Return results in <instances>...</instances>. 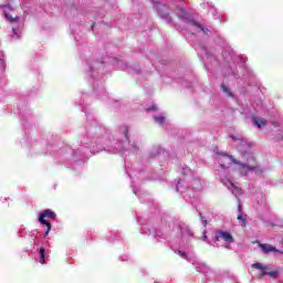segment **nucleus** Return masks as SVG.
<instances>
[{
  "label": "nucleus",
  "mask_w": 283,
  "mask_h": 283,
  "mask_svg": "<svg viewBox=\"0 0 283 283\" xmlns=\"http://www.w3.org/2000/svg\"><path fill=\"white\" fill-rule=\"evenodd\" d=\"M238 151H240L241 158H243L244 163L238 161L232 155H229L228 158L233 163V165H239L241 176H247L249 171L262 174V169H260L255 163V155L251 153V144L249 142L242 140L238 146Z\"/></svg>",
  "instance_id": "1"
},
{
  "label": "nucleus",
  "mask_w": 283,
  "mask_h": 283,
  "mask_svg": "<svg viewBox=\"0 0 283 283\" xmlns=\"http://www.w3.org/2000/svg\"><path fill=\"white\" fill-rule=\"evenodd\" d=\"M214 240L217 242H220V240H224V242H227L228 244H231V242H234L233 235H231V233L224 232V231L216 232Z\"/></svg>",
  "instance_id": "2"
},
{
  "label": "nucleus",
  "mask_w": 283,
  "mask_h": 283,
  "mask_svg": "<svg viewBox=\"0 0 283 283\" xmlns=\"http://www.w3.org/2000/svg\"><path fill=\"white\" fill-rule=\"evenodd\" d=\"M45 218L54 220L56 218V213H54V211H52L51 209L42 211L39 217L40 224H48V220H45Z\"/></svg>",
  "instance_id": "3"
},
{
  "label": "nucleus",
  "mask_w": 283,
  "mask_h": 283,
  "mask_svg": "<svg viewBox=\"0 0 283 283\" xmlns=\"http://www.w3.org/2000/svg\"><path fill=\"white\" fill-rule=\"evenodd\" d=\"M259 247L263 251V253H282V251L275 249V247L271 244L260 243Z\"/></svg>",
  "instance_id": "4"
},
{
  "label": "nucleus",
  "mask_w": 283,
  "mask_h": 283,
  "mask_svg": "<svg viewBox=\"0 0 283 283\" xmlns=\"http://www.w3.org/2000/svg\"><path fill=\"white\" fill-rule=\"evenodd\" d=\"M252 269H256L258 271H261V275H266V270L269 268L262 265V263H253Z\"/></svg>",
  "instance_id": "5"
},
{
  "label": "nucleus",
  "mask_w": 283,
  "mask_h": 283,
  "mask_svg": "<svg viewBox=\"0 0 283 283\" xmlns=\"http://www.w3.org/2000/svg\"><path fill=\"white\" fill-rule=\"evenodd\" d=\"M252 120H253L254 125H256V127H265V125H266V120L265 119H262V118L256 117V116H254L252 118Z\"/></svg>",
  "instance_id": "6"
},
{
  "label": "nucleus",
  "mask_w": 283,
  "mask_h": 283,
  "mask_svg": "<svg viewBox=\"0 0 283 283\" xmlns=\"http://www.w3.org/2000/svg\"><path fill=\"white\" fill-rule=\"evenodd\" d=\"M4 17L8 21H10V23H17V21H19V15L12 17V14L6 13Z\"/></svg>",
  "instance_id": "7"
},
{
  "label": "nucleus",
  "mask_w": 283,
  "mask_h": 283,
  "mask_svg": "<svg viewBox=\"0 0 283 283\" xmlns=\"http://www.w3.org/2000/svg\"><path fill=\"white\" fill-rule=\"evenodd\" d=\"M45 224L46 229L44 231V237L48 238V235L50 234V232L52 231V223H50L49 221H46V223H42Z\"/></svg>",
  "instance_id": "8"
},
{
  "label": "nucleus",
  "mask_w": 283,
  "mask_h": 283,
  "mask_svg": "<svg viewBox=\"0 0 283 283\" xmlns=\"http://www.w3.org/2000/svg\"><path fill=\"white\" fill-rule=\"evenodd\" d=\"M221 90H222V92H224V94H227L229 97L233 96V93H231V91H229V87H227V85L221 84Z\"/></svg>",
  "instance_id": "9"
},
{
  "label": "nucleus",
  "mask_w": 283,
  "mask_h": 283,
  "mask_svg": "<svg viewBox=\"0 0 283 283\" xmlns=\"http://www.w3.org/2000/svg\"><path fill=\"white\" fill-rule=\"evenodd\" d=\"M40 260L42 264H45V249L41 248L40 249Z\"/></svg>",
  "instance_id": "10"
},
{
  "label": "nucleus",
  "mask_w": 283,
  "mask_h": 283,
  "mask_svg": "<svg viewBox=\"0 0 283 283\" xmlns=\"http://www.w3.org/2000/svg\"><path fill=\"white\" fill-rule=\"evenodd\" d=\"M237 220H240L242 222V227H247V219L242 214H238Z\"/></svg>",
  "instance_id": "11"
},
{
  "label": "nucleus",
  "mask_w": 283,
  "mask_h": 283,
  "mask_svg": "<svg viewBox=\"0 0 283 283\" xmlns=\"http://www.w3.org/2000/svg\"><path fill=\"white\" fill-rule=\"evenodd\" d=\"M266 275H269L270 277L276 279L280 275V273L277 271H272V272H266Z\"/></svg>",
  "instance_id": "12"
},
{
  "label": "nucleus",
  "mask_w": 283,
  "mask_h": 283,
  "mask_svg": "<svg viewBox=\"0 0 283 283\" xmlns=\"http://www.w3.org/2000/svg\"><path fill=\"white\" fill-rule=\"evenodd\" d=\"M195 25H197L199 28V30L203 31V34H207V32H209V29H205L202 28V24L195 22Z\"/></svg>",
  "instance_id": "13"
},
{
  "label": "nucleus",
  "mask_w": 283,
  "mask_h": 283,
  "mask_svg": "<svg viewBox=\"0 0 283 283\" xmlns=\"http://www.w3.org/2000/svg\"><path fill=\"white\" fill-rule=\"evenodd\" d=\"M178 255H180V256H182L184 258V260H187V252H182V251H178Z\"/></svg>",
  "instance_id": "14"
},
{
  "label": "nucleus",
  "mask_w": 283,
  "mask_h": 283,
  "mask_svg": "<svg viewBox=\"0 0 283 283\" xmlns=\"http://www.w3.org/2000/svg\"><path fill=\"white\" fill-rule=\"evenodd\" d=\"M128 134H129V130H128V129H125V132H124V136H125V138H127V139H129Z\"/></svg>",
  "instance_id": "15"
},
{
  "label": "nucleus",
  "mask_w": 283,
  "mask_h": 283,
  "mask_svg": "<svg viewBox=\"0 0 283 283\" xmlns=\"http://www.w3.org/2000/svg\"><path fill=\"white\" fill-rule=\"evenodd\" d=\"M156 120H157L158 123H163V120H165V117H156Z\"/></svg>",
  "instance_id": "16"
},
{
  "label": "nucleus",
  "mask_w": 283,
  "mask_h": 283,
  "mask_svg": "<svg viewBox=\"0 0 283 283\" xmlns=\"http://www.w3.org/2000/svg\"><path fill=\"white\" fill-rule=\"evenodd\" d=\"M238 210L240 211V213L242 212V205L238 206Z\"/></svg>",
  "instance_id": "17"
},
{
  "label": "nucleus",
  "mask_w": 283,
  "mask_h": 283,
  "mask_svg": "<svg viewBox=\"0 0 283 283\" xmlns=\"http://www.w3.org/2000/svg\"><path fill=\"white\" fill-rule=\"evenodd\" d=\"M188 235H190V238H192L193 232H191V230H188Z\"/></svg>",
  "instance_id": "18"
},
{
  "label": "nucleus",
  "mask_w": 283,
  "mask_h": 283,
  "mask_svg": "<svg viewBox=\"0 0 283 283\" xmlns=\"http://www.w3.org/2000/svg\"><path fill=\"white\" fill-rule=\"evenodd\" d=\"M202 223L205 224V227H207V224H209V221L203 220Z\"/></svg>",
  "instance_id": "19"
},
{
  "label": "nucleus",
  "mask_w": 283,
  "mask_h": 283,
  "mask_svg": "<svg viewBox=\"0 0 283 283\" xmlns=\"http://www.w3.org/2000/svg\"><path fill=\"white\" fill-rule=\"evenodd\" d=\"M201 240L206 241V240H207V234H203V235L201 237Z\"/></svg>",
  "instance_id": "20"
},
{
  "label": "nucleus",
  "mask_w": 283,
  "mask_h": 283,
  "mask_svg": "<svg viewBox=\"0 0 283 283\" xmlns=\"http://www.w3.org/2000/svg\"><path fill=\"white\" fill-rule=\"evenodd\" d=\"M232 140H238V138H235V136H231Z\"/></svg>",
  "instance_id": "21"
},
{
  "label": "nucleus",
  "mask_w": 283,
  "mask_h": 283,
  "mask_svg": "<svg viewBox=\"0 0 283 283\" xmlns=\"http://www.w3.org/2000/svg\"><path fill=\"white\" fill-rule=\"evenodd\" d=\"M13 30V34H17V29H12Z\"/></svg>",
  "instance_id": "22"
},
{
  "label": "nucleus",
  "mask_w": 283,
  "mask_h": 283,
  "mask_svg": "<svg viewBox=\"0 0 283 283\" xmlns=\"http://www.w3.org/2000/svg\"><path fill=\"white\" fill-rule=\"evenodd\" d=\"M220 167H222V169H224V164H221Z\"/></svg>",
  "instance_id": "23"
}]
</instances>
